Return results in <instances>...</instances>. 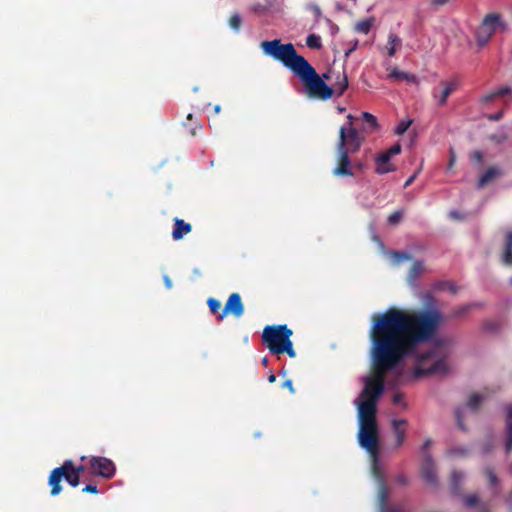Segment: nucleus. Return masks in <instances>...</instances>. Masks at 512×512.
Instances as JSON below:
<instances>
[{"label":"nucleus","instance_id":"f257e3e1","mask_svg":"<svg viewBox=\"0 0 512 512\" xmlns=\"http://www.w3.org/2000/svg\"><path fill=\"white\" fill-rule=\"evenodd\" d=\"M442 320L437 308L418 311L389 308L373 317L370 331L372 373L365 380L358 410L368 406L377 412V401L384 392L386 373L405 357L413 355L420 344L430 341Z\"/></svg>","mask_w":512,"mask_h":512},{"label":"nucleus","instance_id":"f03ea898","mask_svg":"<svg viewBox=\"0 0 512 512\" xmlns=\"http://www.w3.org/2000/svg\"><path fill=\"white\" fill-rule=\"evenodd\" d=\"M339 129V137L336 143V165L332 174L336 177H353L355 175L353 162L350 154L357 153L364 140V135L356 128Z\"/></svg>","mask_w":512,"mask_h":512},{"label":"nucleus","instance_id":"7ed1b4c3","mask_svg":"<svg viewBox=\"0 0 512 512\" xmlns=\"http://www.w3.org/2000/svg\"><path fill=\"white\" fill-rule=\"evenodd\" d=\"M292 335L293 331L286 324L267 325L263 329L262 341L272 354L280 356L286 353L294 358L296 351L291 340Z\"/></svg>","mask_w":512,"mask_h":512},{"label":"nucleus","instance_id":"20e7f679","mask_svg":"<svg viewBox=\"0 0 512 512\" xmlns=\"http://www.w3.org/2000/svg\"><path fill=\"white\" fill-rule=\"evenodd\" d=\"M260 48L265 55L279 61L294 74L307 61L297 53L292 43L282 44L280 39L262 41Z\"/></svg>","mask_w":512,"mask_h":512},{"label":"nucleus","instance_id":"39448f33","mask_svg":"<svg viewBox=\"0 0 512 512\" xmlns=\"http://www.w3.org/2000/svg\"><path fill=\"white\" fill-rule=\"evenodd\" d=\"M448 339H438L435 348L419 356L414 369L415 377L431 374H446L449 370L447 354H442L441 347L449 344Z\"/></svg>","mask_w":512,"mask_h":512},{"label":"nucleus","instance_id":"423d86ee","mask_svg":"<svg viewBox=\"0 0 512 512\" xmlns=\"http://www.w3.org/2000/svg\"><path fill=\"white\" fill-rule=\"evenodd\" d=\"M376 413L377 412H373L372 407L368 406L363 410H358V441L360 446L366 449L373 456H376L379 450V433Z\"/></svg>","mask_w":512,"mask_h":512},{"label":"nucleus","instance_id":"0eeeda50","mask_svg":"<svg viewBox=\"0 0 512 512\" xmlns=\"http://www.w3.org/2000/svg\"><path fill=\"white\" fill-rule=\"evenodd\" d=\"M295 75L303 82L309 97L328 100L333 96V88L325 83L308 61L296 71Z\"/></svg>","mask_w":512,"mask_h":512},{"label":"nucleus","instance_id":"6e6552de","mask_svg":"<svg viewBox=\"0 0 512 512\" xmlns=\"http://www.w3.org/2000/svg\"><path fill=\"white\" fill-rule=\"evenodd\" d=\"M65 479L72 487L80 484V477L74 473V463L72 460H66L60 467L54 468L48 478V484L51 487L50 494L57 496L62 491L61 481Z\"/></svg>","mask_w":512,"mask_h":512},{"label":"nucleus","instance_id":"1a4fd4ad","mask_svg":"<svg viewBox=\"0 0 512 512\" xmlns=\"http://www.w3.org/2000/svg\"><path fill=\"white\" fill-rule=\"evenodd\" d=\"M506 28V25L501 21V17L497 13H490L486 15L477 30V43L479 46H484L488 43L497 28Z\"/></svg>","mask_w":512,"mask_h":512},{"label":"nucleus","instance_id":"9d476101","mask_svg":"<svg viewBox=\"0 0 512 512\" xmlns=\"http://www.w3.org/2000/svg\"><path fill=\"white\" fill-rule=\"evenodd\" d=\"M89 472L92 475L111 479L116 473V466L112 460L101 456H92L88 461Z\"/></svg>","mask_w":512,"mask_h":512},{"label":"nucleus","instance_id":"9b49d317","mask_svg":"<svg viewBox=\"0 0 512 512\" xmlns=\"http://www.w3.org/2000/svg\"><path fill=\"white\" fill-rule=\"evenodd\" d=\"M228 314H231L236 318H239L244 314V304L239 293H232L228 297L223 310L217 315V320H223Z\"/></svg>","mask_w":512,"mask_h":512},{"label":"nucleus","instance_id":"f8f14e48","mask_svg":"<svg viewBox=\"0 0 512 512\" xmlns=\"http://www.w3.org/2000/svg\"><path fill=\"white\" fill-rule=\"evenodd\" d=\"M458 83L456 80L441 81L439 88H434L432 96L437 100L439 106H444L447 103L448 97L457 90Z\"/></svg>","mask_w":512,"mask_h":512},{"label":"nucleus","instance_id":"ddd939ff","mask_svg":"<svg viewBox=\"0 0 512 512\" xmlns=\"http://www.w3.org/2000/svg\"><path fill=\"white\" fill-rule=\"evenodd\" d=\"M421 473L426 483L435 487L438 485V477L435 464L430 454L424 455V459L421 463Z\"/></svg>","mask_w":512,"mask_h":512},{"label":"nucleus","instance_id":"4468645a","mask_svg":"<svg viewBox=\"0 0 512 512\" xmlns=\"http://www.w3.org/2000/svg\"><path fill=\"white\" fill-rule=\"evenodd\" d=\"M392 156L387 152H381L375 159L376 169L375 172L377 174H386L389 172H393L396 170L395 166L390 163Z\"/></svg>","mask_w":512,"mask_h":512},{"label":"nucleus","instance_id":"2eb2a0df","mask_svg":"<svg viewBox=\"0 0 512 512\" xmlns=\"http://www.w3.org/2000/svg\"><path fill=\"white\" fill-rule=\"evenodd\" d=\"M503 174L504 172L500 167L491 166L481 175L476 186L478 189H482Z\"/></svg>","mask_w":512,"mask_h":512},{"label":"nucleus","instance_id":"dca6fc26","mask_svg":"<svg viewBox=\"0 0 512 512\" xmlns=\"http://www.w3.org/2000/svg\"><path fill=\"white\" fill-rule=\"evenodd\" d=\"M173 221L174 227L172 231V238L175 241L181 240L185 235L192 231V226L190 223H186L184 220L179 218H174Z\"/></svg>","mask_w":512,"mask_h":512},{"label":"nucleus","instance_id":"f3484780","mask_svg":"<svg viewBox=\"0 0 512 512\" xmlns=\"http://www.w3.org/2000/svg\"><path fill=\"white\" fill-rule=\"evenodd\" d=\"M379 502L381 507V512H409L403 505H399L396 507L391 508L390 510L386 511V504L388 499V490L384 482L380 484L379 491Z\"/></svg>","mask_w":512,"mask_h":512},{"label":"nucleus","instance_id":"a211bd4d","mask_svg":"<svg viewBox=\"0 0 512 512\" xmlns=\"http://www.w3.org/2000/svg\"><path fill=\"white\" fill-rule=\"evenodd\" d=\"M392 425L396 436V446L399 447L405 440V431L403 428L407 425V420H393Z\"/></svg>","mask_w":512,"mask_h":512},{"label":"nucleus","instance_id":"6ab92c4d","mask_svg":"<svg viewBox=\"0 0 512 512\" xmlns=\"http://www.w3.org/2000/svg\"><path fill=\"white\" fill-rule=\"evenodd\" d=\"M502 262L505 265H512V231H508L505 236L504 251L502 254Z\"/></svg>","mask_w":512,"mask_h":512},{"label":"nucleus","instance_id":"aec40b11","mask_svg":"<svg viewBox=\"0 0 512 512\" xmlns=\"http://www.w3.org/2000/svg\"><path fill=\"white\" fill-rule=\"evenodd\" d=\"M349 86L348 77L346 73L343 71L338 73L336 77V81L333 84V93L336 92L338 96L343 95V93L347 90Z\"/></svg>","mask_w":512,"mask_h":512},{"label":"nucleus","instance_id":"412c9836","mask_svg":"<svg viewBox=\"0 0 512 512\" xmlns=\"http://www.w3.org/2000/svg\"><path fill=\"white\" fill-rule=\"evenodd\" d=\"M362 121L365 124L364 130L367 131L368 133H374L378 131L379 124L377 118L373 114L369 112H363Z\"/></svg>","mask_w":512,"mask_h":512},{"label":"nucleus","instance_id":"4be33fe9","mask_svg":"<svg viewBox=\"0 0 512 512\" xmlns=\"http://www.w3.org/2000/svg\"><path fill=\"white\" fill-rule=\"evenodd\" d=\"M389 78L398 81H407L410 83H417V76L408 72L400 71L398 68H393L389 74Z\"/></svg>","mask_w":512,"mask_h":512},{"label":"nucleus","instance_id":"5701e85b","mask_svg":"<svg viewBox=\"0 0 512 512\" xmlns=\"http://www.w3.org/2000/svg\"><path fill=\"white\" fill-rule=\"evenodd\" d=\"M507 439L505 443V451L509 454L512 451V407L508 410V419L506 423Z\"/></svg>","mask_w":512,"mask_h":512},{"label":"nucleus","instance_id":"b1692460","mask_svg":"<svg viewBox=\"0 0 512 512\" xmlns=\"http://www.w3.org/2000/svg\"><path fill=\"white\" fill-rule=\"evenodd\" d=\"M463 479H464L463 472L458 471V470L452 471L451 477H450V485H451V490L453 493L457 494L460 492V485H461V482Z\"/></svg>","mask_w":512,"mask_h":512},{"label":"nucleus","instance_id":"393cba45","mask_svg":"<svg viewBox=\"0 0 512 512\" xmlns=\"http://www.w3.org/2000/svg\"><path fill=\"white\" fill-rule=\"evenodd\" d=\"M401 45V39L393 33H390L388 36V46L387 51L390 57H393L396 53L397 47Z\"/></svg>","mask_w":512,"mask_h":512},{"label":"nucleus","instance_id":"a878e982","mask_svg":"<svg viewBox=\"0 0 512 512\" xmlns=\"http://www.w3.org/2000/svg\"><path fill=\"white\" fill-rule=\"evenodd\" d=\"M423 270V263L419 260L414 261L408 274L409 281L414 282L421 275Z\"/></svg>","mask_w":512,"mask_h":512},{"label":"nucleus","instance_id":"bb28decb","mask_svg":"<svg viewBox=\"0 0 512 512\" xmlns=\"http://www.w3.org/2000/svg\"><path fill=\"white\" fill-rule=\"evenodd\" d=\"M372 24H373L372 19H365V20L358 22L355 26V29L359 33L368 34L371 30Z\"/></svg>","mask_w":512,"mask_h":512},{"label":"nucleus","instance_id":"cd10ccee","mask_svg":"<svg viewBox=\"0 0 512 512\" xmlns=\"http://www.w3.org/2000/svg\"><path fill=\"white\" fill-rule=\"evenodd\" d=\"M306 44L311 49H320L322 46L321 38L316 34H310L306 39Z\"/></svg>","mask_w":512,"mask_h":512},{"label":"nucleus","instance_id":"c85d7f7f","mask_svg":"<svg viewBox=\"0 0 512 512\" xmlns=\"http://www.w3.org/2000/svg\"><path fill=\"white\" fill-rule=\"evenodd\" d=\"M483 397L480 394H472L468 400V407L471 410H477L479 404L482 402Z\"/></svg>","mask_w":512,"mask_h":512},{"label":"nucleus","instance_id":"c756f323","mask_svg":"<svg viewBox=\"0 0 512 512\" xmlns=\"http://www.w3.org/2000/svg\"><path fill=\"white\" fill-rule=\"evenodd\" d=\"M207 305L212 314H217L221 309V302L212 297L207 300Z\"/></svg>","mask_w":512,"mask_h":512},{"label":"nucleus","instance_id":"7c9ffc66","mask_svg":"<svg viewBox=\"0 0 512 512\" xmlns=\"http://www.w3.org/2000/svg\"><path fill=\"white\" fill-rule=\"evenodd\" d=\"M412 120H402L395 128V134L403 135L410 127Z\"/></svg>","mask_w":512,"mask_h":512},{"label":"nucleus","instance_id":"2f4dec72","mask_svg":"<svg viewBox=\"0 0 512 512\" xmlns=\"http://www.w3.org/2000/svg\"><path fill=\"white\" fill-rule=\"evenodd\" d=\"M241 23H242V21H241L239 14L235 13V14L231 15V17L229 19V25L233 30L239 31V29L241 27Z\"/></svg>","mask_w":512,"mask_h":512},{"label":"nucleus","instance_id":"473e14b6","mask_svg":"<svg viewBox=\"0 0 512 512\" xmlns=\"http://www.w3.org/2000/svg\"><path fill=\"white\" fill-rule=\"evenodd\" d=\"M402 219V212L401 211H395L388 217V223L390 225H397Z\"/></svg>","mask_w":512,"mask_h":512},{"label":"nucleus","instance_id":"72a5a7b5","mask_svg":"<svg viewBox=\"0 0 512 512\" xmlns=\"http://www.w3.org/2000/svg\"><path fill=\"white\" fill-rule=\"evenodd\" d=\"M463 501H464V504H465L466 506H468V507H473V506H475V505H477V504H478V502H479V498H478V496H477V495L472 494V495H468V496H466V497L464 498V500H463Z\"/></svg>","mask_w":512,"mask_h":512},{"label":"nucleus","instance_id":"f704fd0d","mask_svg":"<svg viewBox=\"0 0 512 512\" xmlns=\"http://www.w3.org/2000/svg\"><path fill=\"white\" fill-rule=\"evenodd\" d=\"M485 473H486V475L488 477L489 483L492 486H495V485L498 484V478H497L496 474L494 473V471L491 468H487L485 470Z\"/></svg>","mask_w":512,"mask_h":512},{"label":"nucleus","instance_id":"c9c22d12","mask_svg":"<svg viewBox=\"0 0 512 512\" xmlns=\"http://www.w3.org/2000/svg\"><path fill=\"white\" fill-rule=\"evenodd\" d=\"M496 96L501 97L512 94V88L510 86H503L495 90Z\"/></svg>","mask_w":512,"mask_h":512},{"label":"nucleus","instance_id":"e433bc0d","mask_svg":"<svg viewBox=\"0 0 512 512\" xmlns=\"http://www.w3.org/2000/svg\"><path fill=\"white\" fill-rule=\"evenodd\" d=\"M455 417H456L457 424H458L459 428L462 429L463 431H465L466 427L463 424L462 409H460V408L456 409Z\"/></svg>","mask_w":512,"mask_h":512},{"label":"nucleus","instance_id":"4c0bfd02","mask_svg":"<svg viewBox=\"0 0 512 512\" xmlns=\"http://www.w3.org/2000/svg\"><path fill=\"white\" fill-rule=\"evenodd\" d=\"M402 147L400 143H395L386 151L393 157L394 155H398L401 153Z\"/></svg>","mask_w":512,"mask_h":512},{"label":"nucleus","instance_id":"58836bf2","mask_svg":"<svg viewBox=\"0 0 512 512\" xmlns=\"http://www.w3.org/2000/svg\"><path fill=\"white\" fill-rule=\"evenodd\" d=\"M438 288L439 289H449L452 293H456L457 292V287L451 283V282H442L438 285Z\"/></svg>","mask_w":512,"mask_h":512},{"label":"nucleus","instance_id":"ea45409f","mask_svg":"<svg viewBox=\"0 0 512 512\" xmlns=\"http://www.w3.org/2000/svg\"><path fill=\"white\" fill-rule=\"evenodd\" d=\"M496 97H497V96H496V93H495V91H493V92H490V93H488V94L483 95V96L481 97V102H482V103H490V102H492Z\"/></svg>","mask_w":512,"mask_h":512},{"label":"nucleus","instance_id":"a19ab883","mask_svg":"<svg viewBox=\"0 0 512 512\" xmlns=\"http://www.w3.org/2000/svg\"><path fill=\"white\" fill-rule=\"evenodd\" d=\"M507 135L505 133H502V134H493L490 136V139L497 142V143H501V142H504L507 140Z\"/></svg>","mask_w":512,"mask_h":512},{"label":"nucleus","instance_id":"79ce46f5","mask_svg":"<svg viewBox=\"0 0 512 512\" xmlns=\"http://www.w3.org/2000/svg\"><path fill=\"white\" fill-rule=\"evenodd\" d=\"M82 492L84 493H91V494H97L98 493V488L96 485H86L83 489H82Z\"/></svg>","mask_w":512,"mask_h":512},{"label":"nucleus","instance_id":"37998d69","mask_svg":"<svg viewBox=\"0 0 512 512\" xmlns=\"http://www.w3.org/2000/svg\"><path fill=\"white\" fill-rule=\"evenodd\" d=\"M346 118H347V122L344 125H342L340 128L350 131L348 128H350V127L355 128L353 125L354 117L351 114H349V115H347Z\"/></svg>","mask_w":512,"mask_h":512},{"label":"nucleus","instance_id":"c03bdc74","mask_svg":"<svg viewBox=\"0 0 512 512\" xmlns=\"http://www.w3.org/2000/svg\"><path fill=\"white\" fill-rule=\"evenodd\" d=\"M472 160L477 162V163H482L483 161V153L481 151H474L472 156H471Z\"/></svg>","mask_w":512,"mask_h":512},{"label":"nucleus","instance_id":"a18cd8bd","mask_svg":"<svg viewBox=\"0 0 512 512\" xmlns=\"http://www.w3.org/2000/svg\"><path fill=\"white\" fill-rule=\"evenodd\" d=\"M470 308H471V305L459 307L454 311V315L461 316V315L465 314Z\"/></svg>","mask_w":512,"mask_h":512},{"label":"nucleus","instance_id":"49530a36","mask_svg":"<svg viewBox=\"0 0 512 512\" xmlns=\"http://www.w3.org/2000/svg\"><path fill=\"white\" fill-rule=\"evenodd\" d=\"M503 115H504L503 111H499V112H497L495 114L487 115V118L489 120H491V121H499V120H501L503 118Z\"/></svg>","mask_w":512,"mask_h":512},{"label":"nucleus","instance_id":"de8ad7c7","mask_svg":"<svg viewBox=\"0 0 512 512\" xmlns=\"http://www.w3.org/2000/svg\"><path fill=\"white\" fill-rule=\"evenodd\" d=\"M449 217L454 220H463L464 219V216L459 211H456V210L450 211Z\"/></svg>","mask_w":512,"mask_h":512},{"label":"nucleus","instance_id":"09e8293b","mask_svg":"<svg viewBox=\"0 0 512 512\" xmlns=\"http://www.w3.org/2000/svg\"><path fill=\"white\" fill-rule=\"evenodd\" d=\"M310 10L314 13L316 18H320L322 15L321 9L318 5H310Z\"/></svg>","mask_w":512,"mask_h":512},{"label":"nucleus","instance_id":"8fccbe9b","mask_svg":"<svg viewBox=\"0 0 512 512\" xmlns=\"http://www.w3.org/2000/svg\"><path fill=\"white\" fill-rule=\"evenodd\" d=\"M450 0H429L430 4L434 7L443 6L447 4Z\"/></svg>","mask_w":512,"mask_h":512},{"label":"nucleus","instance_id":"3c124183","mask_svg":"<svg viewBox=\"0 0 512 512\" xmlns=\"http://www.w3.org/2000/svg\"><path fill=\"white\" fill-rule=\"evenodd\" d=\"M402 400H403V395L402 394H400V393L394 394V396H393V404H395V405L402 404Z\"/></svg>","mask_w":512,"mask_h":512},{"label":"nucleus","instance_id":"603ef678","mask_svg":"<svg viewBox=\"0 0 512 512\" xmlns=\"http://www.w3.org/2000/svg\"><path fill=\"white\" fill-rule=\"evenodd\" d=\"M282 386H283V388H287V389H289V391H290L291 393H294V392H295L294 387H293V382H292V380H286V381L283 383V385H282Z\"/></svg>","mask_w":512,"mask_h":512},{"label":"nucleus","instance_id":"864d4df0","mask_svg":"<svg viewBox=\"0 0 512 512\" xmlns=\"http://www.w3.org/2000/svg\"><path fill=\"white\" fill-rule=\"evenodd\" d=\"M85 471V466L84 465H79V466H75L74 465V473H76L77 475H81L83 472Z\"/></svg>","mask_w":512,"mask_h":512},{"label":"nucleus","instance_id":"5fc2aeb1","mask_svg":"<svg viewBox=\"0 0 512 512\" xmlns=\"http://www.w3.org/2000/svg\"><path fill=\"white\" fill-rule=\"evenodd\" d=\"M416 177H417V173H414L413 175H411V176L406 180V182H405V184H404V187L406 188V187L410 186V185L414 182V180L416 179Z\"/></svg>","mask_w":512,"mask_h":512},{"label":"nucleus","instance_id":"6e6d98bb","mask_svg":"<svg viewBox=\"0 0 512 512\" xmlns=\"http://www.w3.org/2000/svg\"><path fill=\"white\" fill-rule=\"evenodd\" d=\"M396 480H397V482H398V483H400V484H402V485H406V484H407V482H408V481H407V479H406V477H405V476H403V475H399V476H397Z\"/></svg>","mask_w":512,"mask_h":512},{"label":"nucleus","instance_id":"4d7b16f0","mask_svg":"<svg viewBox=\"0 0 512 512\" xmlns=\"http://www.w3.org/2000/svg\"><path fill=\"white\" fill-rule=\"evenodd\" d=\"M431 444H432L431 440H430V439H427V440L424 442L423 446H422V453H425V451H426L427 449H429V447L431 446Z\"/></svg>","mask_w":512,"mask_h":512},{"label":"nucleus","instance_id":"13d9d810","mask_svg":"<svg viewBox=\"0 0 512 512\" xmlns=\"http://www.w3.org/2000/svg\"><path fill=\"white\" fill-rule=\"evenodd\" d=\"M353 166H354V169L358 168L359 170H362L364 167L361 161H354Z\"/></svg>","mask_w":512,"mask_h":512},{"label":"nucleus","instance_id":"bf43d9fd","mask_svg":"<svg viewBox=\"0 0 512 512\" xmlns=\"http://www.w3.org/2000/svg\"><path fill=\"white\" fill-rule=\"evenodd\" d=\"M493 448V445L492 444H489V445H486L484 448H483V452L486 454V453H489Z\"/></svg>","mask_w":512,"mask_h":512},{"label":"nucleus","instance_id":"052dcab7","mask_svg":"<svg viewBox=\"0 0 512 512\" xmlns=\"http://www.w3.org/2000/svg\"><path fill=\"white\" fill-rule=\"evenodd\" d=\"M268 381H269L270 383H274V382L276 381V375H275V374H273V373H271V374L269 375V377H268Z\"/></svg>","mask_w":512,"mask_h":512},{"label":"nucleus","instance_id":"680f3d73","mask_svg":"<svg viewBox=\"0 0 512 512\" xmlns=\"http://www.w3.org/2000/svg\"><path fill=\"white\" fill-rule=\"evenodd\" d=\"M357 43L354 45V47L350 48L346 53V57H348L355 49H356Z\"/></svg>","mask_w":512,"mask_h":512},{"label":"nucleus","instance_id":"e2e57ef3","mask_svg":"<svg viewBox=\"0 0 512 512\" xmlns=\"http://www.w3.org/2000/svg\"><path fill=\"white\" fill-rule=\"evenodd\" d=\"M426 302H427L428 304L433 303V302H434L433 297H432L431 295H427V296H426Z\"/></svg>","mask_w":512,"mask_h":512},{"label":"nucleus","instance_id":"0e129e2a","mask_svg":"<svg viewBox=\"0 0 512 512\" xmlns=\"http://www.w3.org/2000/svg\"><path fill=\"white\" fill-rule=\"evenodd\" d=\"M261 363H262V365H263V366H268V364H269V360H268V358H267V357H264V358L262 359Z\"/></svg>","mask_w":512,"mask_h":512},{"label":"nucleus","instance_id":"69168bd1","mask_svg":"<svg viewBox=\"0 0 512 512\" xmlns=\"http://www.w3.org/2000/svg\"><path fill=\"white\" fill-rule=\"evenodd\" d=\"M165 283L168 288L172 286L171 280L168 277H165Z\"/></svg>","mask_w":512,"mask_h":512},{"label":"nucleus","instance_id":"338daca9","mask_svg":"<svg viewBox=\"0 0 512 512\" xmlns=\"http://www.w3.org/2000/svg\"><path fill=\"white\" fill-rule=\"evenodd\" d=\"M478 512H490L487 506H481Z\"/></svg>","mask_w":512,"mask_h":512},{"label":"nucleus","instance_id":"774afa93","mask_svg":"<svg viewBox=\"0 0 512 512\" xmlns=\"http://www.w3.org/2000/svg\"><path fill=\"white\" fill-rule=\"evenodd\" d=\"M397 255H398L399 257H401V258H404V259H408V258H409V255H408V254H406V253H398Z\"/></svg>","mask_w":512,"mask_h":512}]
</instances>
